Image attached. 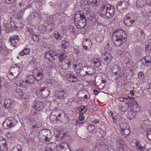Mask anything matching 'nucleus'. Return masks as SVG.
Masks as SVG:
<instances>
[{
	"instance_id": "obj_1",
	"label": "nucleus",
	"mask_w": 151,
	"mask_h": 151,
	"mask_svg": "<svg viewBox=\"0 0 151 151\" xmlns=\"http://www.w3.org/2000/svg\"><path fill=\"white\" fill-rule=\"evenodd\" d=\"M115 9L114 6L105 2L103 3L99 9L100 16L105 19H110L114 15Z\"/></svg>"
},
{
	"instance_id": "obj_2",
	"label": "nucleus",
	"mask_w": 151,
	"mask_h": 151,
	"mask_svg": "<svg viewBox=\"0 0 151 151\" xmlns=\"http://www.w3.org/2000/svg\"><path fill=\"white\" fill-rule=\"evenodd\" d=\"M33 76L29 75L26 76L25 79L26 83L29 84H33L35 81L41 80L44 76L43 70L40 68H36L33 70Z\"/></svg>"
},
{
	"instance_id": "obj_3",
	"label": "nucleus",
	"mask_w": 151,
	"mask_h": 151,
	"mask_svg": "<svg viewBox=\"0 0 151 151\" xmlns=\"http://www.w3.org/2000/svg\"><path fill=\"white\" fill-rule=\"evenodd\" d=\"M17 118L16 117H8L2 124L3 127L5 129L10 128L14 127L18 122Z\"/></svg>"
},
{
	"instance_id": "obj_4",
	"label": "nucleus",
	"mask_w": 151,
	"mask_h": 151,
	"mask_svg": "<svg viewBox=\"0 0 151 151\" xmlns=\"http://www.w3.org/2000/svg\"><path fill=\"white\" fill-rule=\"evenodd\" d=\"M112 38L127 39V35L122 29L118 28L115 29L113 32Z\"/></svg>"
},
{
	"instance_id": "obj_5",
	"label": "nucleus",
	"mask_w": 151,
	"mask_h": 151,
	"mask_svg": "<svg viewBox=\"0 0 151 151\" xmlns=\"http://www.w3.org/2000/svg\"><path fill=\"white\" fill-rule=\"evenodd\" d=\"M136 21V19L133 18L132 15L129 14L126 15L123 19L124 24L128 27L131 26Z\"/></svg>"
},
{
	"instance_id": "obj_6",
	"label": "nucleus",
	"mask_w": 151,
	"mask_h": 151,
	"mask_svg": "<svg viewBox=\"0 0 151 151\" xmlns=\"http://www.w3.org/2000/svg\"><path fill=\"white\" fill-rule=\"evenodd\" d=\"M86 19H87L89 22L92 24L94 25L95 22L96 21L94 13L92 11L87 12L85 17Z\"/></svg>"
},
{
	"instance_id": "obj_7",
	"label": "nucleus",
	"mask_w": 151,
	"mask_h": 151,
	"mask_svg": "<svg viewBox=\"0 0 151 151\" xmlns=\"http://www.w3.org/2000/svg\"><path fill=\"white\" fill-rule=\"evenodd\" d=\"M10 71L12 72H10L11 74L13 73L14 76L18 77L20 75L21 72V69L20 67L17 64H14L10 68Z\"/></svg>"
},
{
	"instance_id": "obj_8",
	"label": "nucleus",
	"mask_w": 151,
	"mask_h": 151,
	"mask_svg": "<svg viewBox=\"0 0 151 151\" xmlns=\"http://www.w3.org/2000/svg\"><path fill=\"white\" fill-rule=\"evenodd\" d=\"M36 94L39 97H46L49 96L50 91L47 87H43L39 91L37 92Z\"/></svg>"
},
{
	"instance_id": "obj_9",
	"label": "nucleus",
	"mask_w": 151,
	"mask_h": 151,
	"mask_svg": "<svg viewBox=\"0 0 151 151\" xmlns=\"http://www.w3.org/2000/svg\"><path fill=\"white\" fill-rule=\"evenodd\" d=\"M128 3L125 1H121L118 3L117 6V9L118 11L120 13H123L127 8Z\"/></svg>"
},
{
	"instance_id": "obj_10",
	"label": "nucleus",
	"mask_w": 151,
	"mask_h": 151,
	"mask_svg": "<svg viewBox=\"0 0 151 151\" xmlns=\"http://www.w3.org/2000/svg\"><path fill=\"white\" fill-rule=\"evenodd\" d=\"M104 63L105 65H108L112 60L113 58L111 54L108 52H104L102 55Z\"/></svg>"
},
{
	"instance_id": "obj_11",
	"label": "nucleus",
	"mask_w": 151,
	"mask_h": 151,
	"mask_svg": "<svg viewBox=\"0 0 151 151\" xmlns=\"http://www.w3.org/2000/svg\"><path fill=\"white\" fill-rule=\"evenodd\" d=\"M74 16V22H79L83 19H86L84 14V12L82 11H77L75 13Z\"/></svg>"
},
{
	"instance_id": "obj_12",
	"label": "nucleus",
	"mask_w": 151,
	"mask_h": 151,
	"mask_svg": "<svg viewBox=\"0 0 151 151\" xmlns=\"http://www.w3.org/2000/svg\"><path fill=\"white\" fill-rule=\"evenodd\" d=\"M19 40L20 38L18 35H14L11 37L9 40L12 46L14 47L17 46Z\"/></svg>"
},
{
	"instance_id": "obj_13",
	"label": "nucleus",
	"mask_w": 151,
	"mask_h": 151,
	"mask_svg": "<svg viewBox=\"0 0 151 151\" xmlns=\"http://www.w3.org/2000/svg\"><path fill=\"white\" fill-rule=\"evenodd\" d=\"M43 104L42 101L35 100L34 101L33 108L37 111H39L43 108Z\"/></svg>"
},
{
	"instance_id": "obj_14",
	"label": "nucleus",
	"mask_w": 151,
	"mask_h": 151,
	"mask_svg": "<svg viewBox=\"0 0 151 151\" xmlns=\"http://www.w3.org/2000/svg\"><path fill=\"white\" fill-rule=\"evenodd\" d=\"M65 91L62 89L58 90L55 92L56 97L60 99H64L65 98Z\"/></svg>"
},
{
	"instance_id": "obj_15",
	"label": "nucleus",
	"mask_w": 151,
	"mask_h": 151,
	"mask_svg": "<svg viewBox=\"0 0 151 151\" xmlns=\"http://www.w3.org/2000/svg\"><path fill=\"white\" fill-rule=\"evenodd\" d=\"M86 19H83L79 22H75V26L78 29H83L86 26Z\"/></svg>"
},
{
	"instance_id": "obj_16",
	"label": "nucleus",
	"mask_w": 151,
	"mask_h": 151,
	"mask_svg": "<svg viewBox=\"0 0 151 151\" xmlns=\"http://www.w3.org/2000/svg\"><path fill=\"white\" fill-rule=\"evenodd\" d=\"M83 48L86 50L90 48L92 45V42L90 40L85 39L82 43Z\"/></svg>"
},
{
	"instance_id": "obj_17",
	"label": "nucleus",
	"mask_w": 151,
	"mask_h": 151,
	"mask_svg": "<svg viewBox=\"0 0 151 151\" xmlns=\"http://www.w3.org/2000/svg\"><path fill=\"white\" fill-rule=\"evenodd\" d=\"M112 39L115 45L117 47L120 46L126 41V39L112 38Z\"/></svg>"
},
{
	"instance_id": "obj_18",
	"label": "nucleus",
	"mask_w": 151,
	"mask_h": 151,
	"mask_svg": "<svg viewBox=\"0 0 151 151\" xmlns=\"http://www.w3.org/2000/svg\"><path fill=\"white\" fill-rule=\"evenodd\" d=\"M14 100L11 99H5L4 102V107L7 109H11L14 104Z\"/></svg>"
},
{
	"instance_id": "obj_19",
	"label": "nucleus",
	"mask_w": 151,
	"mask_h": 151,
	"mask_svg": "<svg viewBox=\"0 0 151 151\" xmlns=\"http://www.w3.org/2000/svg\"><path fill=\"white\" fill-rule=\"evenodd\" d=\"M141 61L143 65L146 66L151 65V56H147L144 57L142 59Z\"/></svg>"
},
{
	"instance_id": "obj_20",
	"label": "nucleus",
	"mask_w": 151,
	"mask_h": 151,
	"mask_svg": "<svg viewBox=\"0 0 151 151\" xmlns=\"http://www.w3.org/2000/svg\"><path fill=\"white\" fill-rule=\"evenodd\" d=\"M56 146V144L55 142L49 143L45 147L44 149L42 151H54Z\"/></svg>"
},
{
	"instance_id": "obj_21",
	"label": "nucleus",
	"mask_w": 151,
	"mask_h": 151,
	"mask_svg": "<svg viewBox=\"0 0 151 151\" xmlns=\"http://www.w3.org/2000/svg\"><path fill=\"white\" fill-rule=\"evenodd\" d=\"M90 4L88 0H83V2L81 4V7L85 11L87 12L89 11Z\"/></svg>"
},
{
	"instance_id": "obj_22",
	"label": "nucleus",
	"mask_w": 151,
	"mask_h": 151,
	"mask_svg": "<svg viewBox=\"0 0 151 151\" xmlns=\"http://www.w3.org/2000/svg\"><path fill=\"white\" fill-rule=\"evenodd\" d=\"M132 107L131 108V110L134 112L137 113L139 112L140 110L139 105L136 101L133 102V104H132Z\"/></svg>"
},
{
	"instance_id": "obj_23",
	"label": "nucleus",
	"mask_w": 151,
	"mask_h": 151,
	"mask_svg": "<svg viewBox=\"0 0 151 151\" xmlns=\"http://www.w3.org/2000/svg\"><path fill=\"white\" fill-rule=\"evenodd\" d=\"M58 114V111L56 110L53 111L50 116V121L53 122L54 120L57 121V115Z\"/></svg>"
},
{
	"instance_id": "obj_24",
	"label": "nucleus",
	"mask_w": 151,
	"mask_h": 151,
	"mask_svg": "<svg viewBox=\"0 0 151 151\" xmlns=\"http://www.w3.org/2000/svg\"><path fill=\"white\" fill-rule=\"evenodd\" d=\"M91 61L93 63L94 65L96 67H99L101 65V61L98 58H95L91 59Z\"/></svg>"
},
{
	"instance_id": "obj_25",
	"label": "nucleus",
	"mask_w": 151,
	"mask_h": 151,
	"mask_svg": "<svg viewBox=\"0 0 151 151\" xmlns=\"http://www.w3.org/2000/svg\"><path fill=\"white\" fill-rule=\"evenodd\" d=\"M58 54V51L55 50H50L49 52V55H50V56L52 59V60L57 58Z\"/></svg>"
},
{
	"instance_id": "obj_26",
	"label": "nucleus",
	"mask_w": 151,
	"mask_h": 151,
	"mask_svg": "<svg viewBox=\"0 0 151 151\" xmlns=\"http://www.w3.org/2000/svg\"><path fill=\"white\" fill-rule=\"evenodd\" d=\"M123 125L124 126H126V127L125 129L122 128V131L123 132L124 134L125 135H129L130 133L129 126L128 125L127 123H124Z\"/></svg>"
},
{
	"instance_id": "obj_27",
	"label": "nucleus",
	"mask_w": 151,
	"mask_h": 151,
	"mask_svg": "<svg viewBox=\"0 0 151 151\" xmlns=\"http://www.w3.org/2000/svg\"><path fill=\"white\" fill-rule=\"evenodd\" d=\"M136 113L131 110L128 113V118L130 120H131L133 118H135L136 116Z\"/></svg>"
},
{
	"instance_id": "obj_28",
	"label": "nucleus",
	"mask_w": 151,
	"mask_h": 151,
	"mask_svg": "<svg viewBox=\"0 0 151 151\" xmlns=\"http://www.w3.org/2000/svg\"><path fill=\"white\" fill-rule=\"evenodd\" d=\"M71 63L70 62H64L62 65V68L64 70L68 69L70 67Z\"/></svg>"
},
{
	"instance_id": "obj_29",
	"label": "nucleus",
	"mask_w": 151,
	"mask_h": 151,
	"mask_svg": "<svg viewBox=\"0 0 151 151\" xmlns=\"http://www.w3.org/2000/svg\"><path fill=\"white\" fill-rule=\"evenodd\" d=\"M43 27L45 29H48L50 31H51L54 28L55 25L53 23H50L49 24H48L47 26L44 25Z\"/></svg>"
},
{
	"instance_id": "obj_30",
	"label": "nucleus",
	"mask_w": 151,
	"mask_h": 151,
	"mask_svg": "<svg viewBox=\"0 0 151 151\" xmlns=\"http://www.w3.org/2000/svg\"><path fill=\"white\" fill-rule=\"evenodd\" d=\"M60 147L61 149H66V150L68 151H71L70 146L66 143L61 144L60 145Z\"/></svg>"
},
{
	"instance_id": "obj_31",
	"label": "nucleus",
	"mask_w": 151,
	"mask_h": 151,
	"mask_svg": "<svg viewBox=\"0 0 151 151\" xmlns=\"http://www.w3.org/2000/svg\"><path fill=\"white\" fill-rule=\"evenodd\" d=\"M30 52V50L29 48L25 47L20 53H19V54L21 56H23L24 55L29 54Z\"/></svg>"
},
{
	"instance_id": "obj_32",
	"label": "nucleus",
	"mask_w": 151,
	"mask_h": 151,
	"mask_svg": "<svg viewBox=\"0 0 151 151\" xmlns=\"http://www.w3.org/2000/svg\"><path fill=\"white\" fill-rule=\"evenodd\" d=\"M90 4L93 6H96L99 4L100 0H88Z\"/></svg>"
},
{
	"instance_id": "obj_33",
	"label": "nucleus",
	"mask_w": 151,
	"mask_h": 151,
	"mask_svg": "<svg viewBox=\"0 0 151 151\" xmlns=\"http://www.w3.org/2000/svg\"><path fill=\"white\" fill-rule=\"evenodd\" d=\"M49 130L48 129H43L41 131L40 135L41 136H43V137L42 138L43 139L45 138L47 136Z\"/></svg>"
},
{
	"instance_id": "obj_34",
	"label": "nucleus",
	"mask_w": 151,
	"mask_h": 151,
	"mask_svg": "<svg viewBox=\"0 0 151 151\" xmlns=\"http://www.w3.org/2000/svg\"><path fill=\"white\" fill-rule=\"evenodd\" d=\"M144 2L143 0H137L136 5L138 8H140L142 7L144 5Z\"/></svg>"
},
{
	"instance_id": "obj_35",
	"label": "nucleus",
	"mask_w": 151,
	"mask_h": 151,
	"mask_svg": "<svg viewBox=\"0 0 151 151\" xmlns=\"http://www.w3.org/2000/svg\"><path fill=\"white\" fill-rule=\"evenodd\" d=\"M61 44L62 48L64 49L67 48L69 46V42L64 40L62 41Z\"/></svg>"
},
{
	"instance_id": "obj_36",
	"label": "nucleus",
	"mask_w": 151,
	"mask_h": 151,
	"mask_svg": "<svg viewBox=\"0 0 151 151\" xmlns=\"http://www.w3.org/2000/svg\"><path fill=\"white\" fill-rule=\"evenodd\" d=\"M22 0H14L13 3H14V5L15 6H23L24 4L22 2Z\"/></svg>"
},
{
	"instance_id": "obj_37",
	"label": "nucleus",
	"mask_w": 151,
	"mask_h": 151,
	"mask_svg": "<svg viewBox=\"0 0 151 151\" xmlns=\"http://www.w3.org/2000/svg\"><path fill=\"white\" fill-rule=\"evenodd\" d=\"M87 129L90 132H92L94 131L95 129V127L93 124H91L88 125L87 127Z\"/></svg>"
},
{
	"instance_id": "obj_38",
	"label": "nucleus",
	"mask_w": 151,
	"mask_h": 151,
	"mask_svg": "<svg viewBox=\"0 0 151 151\" xmlns=\"http://www.w3.org/2000/svg\"><path fill=\"white\" fill-rule=\"evenodd\" d=\"M13 151H22V148L20 145H16L13 147Z\"/></svg>"
},
{
	"instance_id": "obj_39",
	"label": "nucleus",
	"mask_w": 151,
	"mask_h": 151,
	"mask_svg": "<svg viewBox=\"0 0 151 151\" xmlns=\"http://www.w3.org/2000/svg\"><path fill=\"white\" fill-rule=\"evenodd\" d=\"M88 71L86 72L89 75H92L94 74L95 70L93 67H89L88 68Z\"/></svg>"
},
{
	"instance_id": "obj_40",
	"label": "nucleus",
	"mask_w": 151,
	"mask_h": 151,
	"mask_svg": "<svg viewBox=\"0 0 151 151\" xmlns=\"http://www.w3.org/2000/svg\"><path fill=\"white\" fill-rule=\"evenodd\" d=\"M66 55L64 54L61 53L58 56L59 61L60 62H63V60H64L66 58Z\"/></svg>"
},
{
	"instance_id": "obj_41",
	"label": "nucleus",
	"mask_w": 151,
	"mask_h": 151,
	"mask_svg": "<svg viewBox=\"0 0 151 151\" xmlns=\"http://www.w3.org/2000/svg\"><path fill=\"white\" fill-rule=\"evenodd\" d=\"M146 146V145H145L143 146L141 145L138 147V148H136V150L137 151H147Z\"/></svg>"
},
{
	"instance_id": "obj_42",
	"label": "nucleus",
	"mask_w": 151,
	"mask_h": 151,
	"mask_svg": "<svg viewBox=\"0 0 151 151\" xmlns=\"http://www.w3.org/2000/svg\"><path fill=\"white\" fill-rule=\"evenodd\" d=\"M85 117L83 116V114H82L81 113L79 115V124H81V123H84L85 122Z\"/></svg>"
},
{
	"instance_id": "obj_43",
	"label": "nucleus",
	"mask_w": 151,
	"mask_h": 151,
	"mask_svg": "<svg viewBox=\"0 0 151 151\" xmlns=\"http://www.w3.org/2000/svg\"><path fill=\"white\" fill-rule=\"evenodd\" d=\"M47 133L48 134L47 136H46L45 138V140L46 141H48L50 140V139L51 138L52 135L51 133L50 130H49Z\"/></svg>"
},
{
	"instance_id": "obj_44",
	"label": "nucleus",
	"mask_w": 151,
	"mask_h": 151,
	"mask_svg": "<svg viewBox=\"0 0 151 151\" xmlns=\"http://www.w3.org/2000/svg\"><path fill=\"white\" fill-rule=\"evenodd\" d=\"M54 35V37L56 40H60L61 39V36L60 35V34L58 32H55Z\"/></svg>"
},
{
	"instance_id": "obj_45",
	"label": "nucleus",
	"mask_w": 151,
	"mask_h": 151,
	"mask_svg": "<svg viewBox=\"0 0 151 151\" xmlns=\"http://www.w3.org/2000/svg\"><path fill=\"white\" fill-rule=\"evenodd\" d=\"M8 77L9 79L11 80H13L14 79L17 77L16 76H14V74L13 73V74H11L10 72V73L8 75Z\"/></svg>"
},
{
	"instance_id": "obj_46",
	"label": "nucleus",
	"mask_w": 151,
	"mask_h": 151,
	"mask_svg": "<svg viewBox=\"0 0 151 151\" xmlns=\"http://www.w3.org/2000/svg\"><path fill=\"white\" fill-rule=\"evenodd\" d=\"M146 48L148 49H151V40H149L146 44Z\"/></svg>"
},
{
	"instance_id": "obj_47",
	"label": "nucleus",
	"mask_w": 151,
	"mask_h": 151,
	"mask_svg": "<svg viewBox=\"0 0 151 151\" xmlns=\"http://www.w3.org/2000/svg\"><path fill=\"white\" fill-rule=\"evenodd\" d=\"M32 37L34 41H38L39 40V37L36 35H33L32 36Z\"/></svg>"
},
{
	"instance_id": "obj_48",
	"label": "nucleus",
	"mask_w": 151,
	"mask_h": 151,
	"mask_svg": "<svg viewBox=\"0 0 151 151\" xmlns=\"http://www.w3.org/2000/svg\"><path fill=\"white\" fill-rule=\"evenodd\" d=\"M138 76L141 79H143L145 78L144 73L143 72L141 71L138 74Z\"/></svg>"
},
{
	"instance_id": "obj_49",
	"label": "nucleus",
	"mask_w": 151,
	"mask_h": 151,
	"mask_svg": "<svg viewBox=\"0 0 151 151\" xmlns=\"http://www.w3.org/2000/svg\"><path fill=\"white\" fill-rule=\"evenodd\" d=\"M6 141L4 140H0V146L3 145L4 147H6Z\"/></svg>"
},
{
	"instance_id": "obj_50",
	"label": "nucleus",
	"mask_w": 151,
	"mask_h": 151,
	"mask_svg": "<svg viewBox=\"0 0 151 151\" xmlns=\"http://www.w3.org/2000/svg\"><path fill=\"white\" fill-rule=\"evenodd\" d=\"M15 22H10V24L11 27L13 30L16 29V27H15Z\"/></svg>"
},
{
	"instance_id": "obj_51",
	"label": "nucleus",
	"mask_w": 151,
	"mask_h": 151,
	"mask_svg": "<svg viewBox=\"0 0 151 151\" xmlns=\"http://www.w3.org/2000/svg\"><path fill=\"white\" fill-rule=\"evenodd\" d=\"M50 56V55H49V52L48 53L46 54L45 55V58L47 60H49L50 61H52V58H50L49 57V56Z\"/></svg>"
},
{
	"instance_id": "obj_52",
	"label": "nucleus",
	"mask_w": 151,
	"mask_h": 151,
	"mask_svg": "<svg viewBox=\"0 0 151 151\" xmlns=\"http://www.w3.org/2000/svg\"><path fill=\"white\" fill-rule=\"evenodd\" d=\"M147 136L148 139L149 140H151V131L147 132Z\"/></svg>"
},
{
	"instance_id": "obj_53",
	"label": "nucleus",
	"mask_w": 151,
	"mask_h": 151,
	"mask_svg": "<svg viewBox=\"0 0 151 151\" xmlns=\"http://www.w3.org/2000/svg\"><path fill=\"white\" fill-rule=\"evenodd\" d=\"M85 107H86V106H79L78 108L79 111L80 112L83 111V110L85 109Z\"/></svg>"
},
{
	"instance_id": "obj_54",
	"label": "nucleus",
	"mask_w": 151,
	"mask_h": 151,
	"mask_svg": "<svg viewBox=\"0 0 151 151\" xmlns=\"http://www.w3.org/2000/svg\"><path fill=\"white\" fill-rule=\"evenodd\" d=\"M70 81L73 82H76L77 81V78L76 77L74 76L72 79H72H71L70 80Z\"/></svg>"
},
{
	"instance_id": "obj_55",
	"label": "nucleus",
	"mask_w": 151,
	"mask_h": 151,
	"mask_svg": "<svg viewBox=\"0 0 151 151\" xmlns=\"http://www.w3.org/2000/svg\"><path fill=\"white\" fill-rule=\"evenodd\" d=\"M128 98H129V102H130V101H131L132 103H133V102L134 101H135L133 97H128Z\"/></svg>"
},
{
	"instance_id": "obj_56",
	"label": "nucleus",
	"mask_w": 151,
	"mask_h": 151,
	"mask_svg": "<svg viewBox=\"0 0 151 151\" xmlns=\"http://www.w3.org/2000/svg\"><path fill=\"white\" fill-rule=\"evenodd\" d=\"M74 52L76 54H78L80 53V51L79 50V49L78 47H77L76 48H75L74 49Z\"/></svg>"
},
{
	"instance_id": "obj_57",
	"label": "nucleus",
	"mask_w": 151,
	"mask_h": 151,
	"mask_svg": "<svg viewBox=\"0 0 151 151\" xmlns=\"http://www.w3.org/2000/svg\"><path fill=\"white\" fill-rule=\"evenodd\" d=\"M61 114H60L58 112V114L57 115V121L60 120L61 119Z\"/></svg>"
},
{
	"instance_id": "obj_58",
	"label": "nucleus",
	"mask_w": 151,
	"mask_h": 151,
	"mask_svg": "<svg viewBox=\"0 0 151 151\" xmlns=\"http://www.w3.org/2000/svg\"><path fill=\"white\" fill-rule=\"evenodd\" d=\"M6 2L8 4L12 3L14 1V0H5Z\"/></svg>"
},
{
	"instance_id": "obj_59",
	"label": "nucleus",
	"mask_w": 151,
	"mask_h": 151,
	"mask_svg": "<svg viewBox=\"0 0 151 151\" xmlns=\"http://www.w3.org/2000/svg\"><path fill=\"white\" fill-rule=\"evenodd\" d=\"M135 146H136L137 148H138V147H139L140 146H141V145L139 143V141H136L135 142Z\"/></svg>"
},
{
	"instance_id": "obj_60",
	"label": "nucleus",
	"mask_w": 151,
	"mask_h": 151,
	"mask_svg": "<svg viewBox=\"0 0 151 151\" xmlns=\"http://www.w3.org/2000/svg\"><path fill=\"white\" fill-rule=\"evenodd\" d=\"M146 2L148 6H151V0H147Z\"/></svg>"
},
{
	"instance_id": "obj_61",
	"label": "nucleus",
	"mask_w": 151,
	"mask_h": 151,
	"mask_svg": "<svg viewBox=\"0 0 151 151\" xmlns=\"http://www.w3.org/2000/svg\"><path fill=\"white\" fill-rule=\"evenodd\" d=\"M27 31H28L30 34H32L33 33V31L32 29H31L28 28L27 29Z\"/></svg>"
},
{
	"instance_id": "obj_62",
	"label": "nucleus",
	"mask_w": 151,
	"mask_h": 151,
	"mask_svg": "<svg viewBox=\"0 0 151 151\" xmlns=\"http://www.w3.org/2000/svg\"><path fill=\"white\" fill-rule=\"evenodd\" d=\"M124 123H122L120 125V127L121 128V130H122V128H126V126H124V125H123V124H124Z\"/></svg>"
},
{
	"instance_id": "obj_63",
	"label": "nucleus",
	"mask_w": 151,
	"mask_h": 151,
	"mask_svg": "<svg viewBox=\"0 0 151 151\" xmlns=\"http://www.w3.org/2000/svg\"><path fill=\"white\" fill-rule=\"evenodd\" d=\"M148 18L151 21V11L149 13Z\"/></svg>"
},
{
	"instance_id": "obj_64",
	"label": "nucleus",
	"mask_w": 151,
	"mask_h": 151,
	"mask_svg": "<svg viewBox=\"0 0 151 151\" xmlns=\"http://www.w3.org/2000/svg\"><path fill=\"white\" fill-rule=\"evenodd\" d=\"M99 120L98 119H95L93 120V122L95 124H98L99 123Z\"/></svg>"
}]
</instances>
